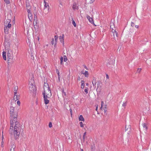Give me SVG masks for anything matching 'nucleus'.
<instances>
[{"mask_svg":"<svg viewBox=\"0 0 151 151\" xmlns=\"http://www.w3.org/2000/svg\"><path fill=\"white\" fill-rule=\"evenodd\" d=\"M15 122L13 133L14 138L17 140L19 139L20 134L22 135L23 129L22 125L20 126L19 122L17 121V119Z\"/></svg>","mask_w":151,"mask_h":151,"instance_id":"f257e3e1","label":"nucleus"},{"mask_svg":"<svg viewBox=\"0 0 151 151\" xmlns=\"http://www.w3.org/2000/svg\"><path fill=\"white\" fill-rule=\"evenodd\" d=\"M12 51L9 50L8 52V63H12L14 62L13 55L11 53Z\"/></svg>","mask_w":151,"mask_h":151,"instance_id":"f03ea898","label":"nucleus"},{"mask_svg":"<svg viewBox=\"0 0 151 151\" xmlns=\"http://www.w3.org/2000/svg\"><path fill=\"white\" fill-rule=\"evenodd\" d=\"M48 91L49 92V93H46L45 90L42 92L44 99L49 98L51 96V90L50 87H48Z\"/></svg>","mask_w":151,"mask_h":151,"instance_id":"7ed1b4c3","label":"nucleus"},{"mask_svg":"<svg viewBox=\"0 0 151 151\" xmlns=\"http://www.w3.org/2000/svg\"><path fill=\"white\" fill-rule=\"evenodd\" d=\"M15 122L14 121L13 119L10 120V129L9 130V134L12 135L13 132L14 131L13 128L14 126V123Z\"/></svg>","mask_w":151,"mask_h":151,"instance_id":"20e7f679","label":"nucleus"},{"mask_svg":"<svg viewBox=\"0 0 151 151\" xmlns=\"http://www.w3.org/2000/svg\"><path fill=\"white\" fill-rule=\"evenodd\" d=\"M29 89L31 92L34 93L36 91V88L35 86H34L32 84L29 87Z\"/></svg>","mask_w":151,"mask_h":151,"instance_id":"39448f33","label":"nucleus"},{"mask_svg":"<svg viewBox=\"0 0 151 151\" xmlns=\"http://www.w3.org/2000/svg\"><path fill=\"white\" fill-rule=\"evenodd\" d=\"M9 41V40L8 39L5 37L4 43L5 48L6 47V46L8 47L10 46V43Z\"/></svg>","mask_w":151,"mask_h":151,"instance_id":"423d86ee","label":"nucleus"},{"mask_svg":"<svg viewBox=\"0 0 151 151\" xmlns=\"http://www.w3.org/2000/svg\"><path fill=\"white\" fill-rule=\"evenodd\" d=\"M10 116L13 117V119L14 122L16 121V119H17V112H14V114L12 115H10Z\"/></svg>","mask_w":151,"mask_h":151,"instance_id":"0eeeda50","label":"nucleus"},{"mask_svg":"<svg viewBox=\"0 0 151 151\" xmlns=\"http://www.w3.org/2000/svg\"><path fill=\"white\" fill-rule=\"evenodd\" d=\"M64 35H62V36H60L59 37V39L61 43H62L63 46H64Z\"/></svg>","mask_w":151,"mask_h":151,"instance_id":"6e6552de","label":"nucleus"},{"mask_svg":"<svg viewBox=\"0 0 151 151\" xmlns=\"http://www.w3.org/2000/svg\"><path fill=\"white\" fill-rule=\"evenodd\" d=\"M86 17L87 19L90 22H91V24H94L93 19L92 18H91L89 16L87 15L86 16Z\"/></svg>","mask_w":151,"mask_h":151,"instance_id":"1a4fd4ad","label":"nucleus"},{"mask_svg":"<svg viewBox=\"0 0 151 151\" xmlns=\"http://www.w3.org/2000/svg\"><path fill=\"white\" fill-rule=\"evenodd\" d=\"M113 31V29L112 32L113 33V36L114 37V38H115V34L116 36V37H118V34L117 32L115 30H114V31Z\"/></svg>","mask_w":151,"mask_h":151,"instance_id":"9d476101","label":"nucleus"},{"mask_svg":"<svg viewBox=\"0 0 151 151\" xmlns=\"http://www.w3.org/2000/svg\"><path fill=\"white\" fill-rule=\"evenodd\" d=\"M14 107L13 106H11L10 108V115H12L14 111Z\"/></svg>","mask_w":151,"mask_h":151,"instance_id":"9b49d317","label":"nucleus"},{"mask_svg":"<svg viewBox=\"0 0 151 151\" xmlns=\"http://www.w3.org/2000/svg\"><path fill=\"white\" fill-rule=\"evenodd\" d=\"M92 83L93 86H95L96 87V79L95 77H93V81H92Z\"/></svg>","mask_w":151,"mask_h":151,"instance_id":"f8f14e48","label":"nucleus"},{"mask_svg":"<svg viewBox=\"0 0 151 151\" xmlns=\"http://www.w3.org/2000/svg\"><path fill=\"white\" fill-rule=\"evenodd\" d=\"M72 8L74 10L78 9V6H77V4L76 3H74L72 6Z\"/></svg>","mask_w":151,"mask_h":151,"instance_id":"ddd939ff","label":"nucleus"},{"mask_svg":"<svg viewBox=\"0 0 151 151\" xmlns=\"http://www.w3.org/2000/svg\"><path fill=\"white\" fill-rule=\"evenodd\" d=\"M81 73L84 75L86 77H87L88 76V71H85L84 73H82V72H81Z\"/></svg>","mask_w":151,"mask_h":151,"instance_id":"4468645a","label":"nucleus"},{"mask_svg":"<svg viewBox=\"0 0 151 151\" xmlns=\"http://www.w3.org/2000/svg\"><path fill=\"white\" fill-rule=\"evenodd\" d=\"M2 56L3 59L5 60H6V52L5 51H3L2 53Z\"/></svg>","mask_w":151,"mask_h":151,"instance_id":"2eb2a0df","label":"nucleus"},{"mask_svg":"<svg viewBox=\"0 0 151 151\" xmlns=\"http://www.w3.org/2000/svg\"><path fill=\"white\" fill-rule=\"evenodd\" d=\"M78 119L80 121H84V119L83 116L82 115H80L78 118Z\"/></svg>","mask_w":151,"mask_h":151,"instance_id":"dca6fc26","label":"nucleus"},{"mask_svg":"<svg viewBox=\"0 0 151 151\" xmlns=\"http://www.w3.org/2000/svg\"><path fill=\"white\" fill-rule=\"evenodd\" d=\"M4 31L5 34H8L9 33L8 29L7 28V27H5L4 28Z\"/></svg>","mask_w":151,"mask_h":151,"instance_id":"f3484780","label":"nucleus"},{"mask_svg":"<svg viewBox=\"0 0 151 151\" xmlns=\"http://www.w3.org/2000/svg\"><path fill=\"white\" fill-rule=\"evenodd\" d=\"M107 105H106V104L104 105V114H106V115L107 114L106 113V111L107 110Z\"/></svg>","mask_w":151,"mask_h":151,"instance_id":"a211bd4d","label":"nucleus"},{"mask_svg":"<svg viewBox=\"0 0 151 151\" xmlns=\"http://www.w3.org/2000/svg\"><path fill=\"white\" fill-rule=\"evenodd\" d=\"M44 103L45 104H47L49 103V100L47 99H44Z\"/></svg>","mask_w":151,"mask_h":151,"instance_id":"6ab92c4d","label":"nucleus"},{"mask_svg":"<svg viewBox=\"0 0 151 151\" xmlns=\"http://www.w3.org/2000/svg\"><path fill=\"white\" fill-rule=\"evenodd\" d=\"M31 6H26V8L27 10V12H30L31 11Z\"/></svg>","mask_w":151,"mask_h":151,"instance_id":"aec40b11","label":"nucleus"},{"mask_svg":"<svg viewBox=\"0 0 151 151\" xmlns=\"http://www.w3.org/2000/svg\"><path fill=\"white\" fill-rule=\"evenodd\" d=\"M58 35H55L54 37L55 38V42L57 43V40L58 38Z\"/></svg>","mask_w":151,"mask_h":151,"instance_id":"412c9836","label":"nucleus"},{"mask_svg":"<svg viewBox=\"0 0 151 151\" xmlns=\"http://www.w3.org/2000/svg\"><path fill=\"white\" fill-rule=\"evenodd\" d=\"M26 7L31 6L28 0L26 2Z\"/></svg>","mask_w":151,"mask_h":151,"instance_id":"4be33fe9","label":"nucleus"},{"mask_svg":"<svg viewBox=\"0 0 151 151\" xmlns=\"http://www.w3.org/2000/svg\"><path fill=\"white\" fill-rule=\"evenodd\" d=\"M72 24H73V25L75 27H76V24L75 23V22L74 20L73 19V18H72Z\"/></svg>","mask_w":151,"mask_h":151,"instance_id":"5701e85b","label":"nucleus"},{"mask_svg":"<svg viewBox=\"0 0 151 151\" xmlns=\"http://www.w3.org/2000/svg\"><path fill=\"white\" fill-rule=\"evenodd\" d=\"M44 3L45 4L44 9L46 8L47 6H49L47 2H46Z\"/></svg>","mask_w":151,"mask_h":151,"instance_id":"b1692460","label":"nucleus"},{"mask_svg":"<svg viewBox=\"0 0 151 151\" xmlns=\"http://www.w3.org/2000/svg\"><path fill=\"white\" fill-rule=\"evenodd\" d=\"M2 141H1V147H4V142L3 141V136H2Z\"/></svg>","mask_w":151,"mask_h":151,"instance_id":"393cba45","label":"nucleus"},{"mask_svg":"<svg viewBox=\"0 0 151 151\" xmlns=\"http://www.w3.org/2000/svg\"><path fill=\"white\" fill-rule=\"evenodd\" d=\"M63 57H61L60 58V64L61 65H63Z\"/></svg>","mask_w":151,"mask_h":151,"instance_id":"a878e982","label":"nucleus"},{"mask_svg":"<svg viewBox=\"0 0 151 151\" xmlns=\"http://www.w3.org/2000/svg\"><path fill=\"white\" fill-rule=\"evenodd\" d=\"M28 13V16L29 18V17H32V13L31 12V11H30V12H27Z\"/></svg>","mask_w":151,"mask_h":151,"instance_id":"bb28decb","label":"nucleus"},{"mask_svg":"<svg viewBox=\"0 0 151 151\" xmlns=\"http://www.w3.org/2000/svg\"><path fill=\"white\" fill-rule=\"evenodd\" d=\"M63 59H64V62H66L67 60V58L66 55L64 56Z\"/></svg>","mask_w":151,"mask_h":151,"instance_id":"cd10ccee","label":"nucleus"},{"mask_svg":"<svg viewBox=\"0 0 151 151\" xmlns=\"http://www.w3.org/2000/svg\"><path fill=\"white\" fill-rule=\"evenodd\" d=\"M45 87L47 88V89L48 90V87H49L48 84L47 83H45L44 84V87Z\"/></svg>","mask_w":151,"mask_h":151,"instance_id":"c85d7f7f","label":"nucleus"},{"mask_svg":"<svg viewBox=\"0 0 151 151\" xmlns=\"http://www.w3.org/2000/svg\"><path fill=\"white\" fill-rule=\"evenodd\" d=\"M4 1L6 4H9L10 3L9 0H4Z\"/></svg>","mask_w":151,"mask_h":151,"instance_id":"c756f323","label":"nucleus"},{"mask_svg":"<svg viewBox=\"0 0 151 151\" xmlns=\"http://www.w3.org/2000/svg\"><path fill=\"white\" fill-rule=\"evenodd\" d=\"M142 125H143V127L144 128H145L146 129H147V124H146L144 123V124H143Z\"/></svg>","mask_w":151,"mask_h":151,"instance_id":"7c9ffc66","label":"nucleus"},{"mask_svg":"<svg viewBox=\"0 0 151 151\" xmlns=\"http://www.w3.org/2000/svg\"><path fill=\"white\" fill-rule=\"evenodd\" d=\"M34 20H36V23H37V14H35Z\"/></svg>","mask_w":151,"mask_h":151,"instance_id":"2f4dec72","label":"nucleus"},{"mask_svg":"<svg viewBox=\"0 0 151 151\" xmlns=\"http://www.w3.org/2000/svg\"><path fill=\"white\" fill-rule=\"evenodd\" d=\"M62 92L63 95V97H64V96H66V93L64 91V90H62Z\"/></svg>","mask_w":151,"mask_h":151,"instance_id":"473e14b6","label":"nucleus"},{"mask_svg":"<svg viewBox=\"0 0 151 151\" xmlns=\"http://www.w3.org/2000/svg\"><path fill=\"white\" fill-rule=\"evenodd\" d=\"M84 91L86 94L88 93V88L87 87H85V89L84 90Z\"/></svg>","mask_w":151,"mask_h":151,"instance_id":"72a5a7b5","label":"nucleus"},{"mask_svg":"<svg viewBox=\"0 0 151 151\" xmlns=\"http://www.w3.org/2000/svg\"><path fill=\"white\" fill-rule=\"evenodd\" d=\"M11 148H12V149H15V146L14 144L11 145Z\"/></svg>","mask_w":151,"mask_h":151,"instance_id":"f704fd0d","label":"nucleus"},{"mask_svg":"<svg viewBox=\"0 0 151 151\" xmlns=\"http://www.w3.org/2000/svg\"><path fill=\"white\" fill-rule=\"evenodd\" d=\"M79 124H80L81 127H84L83 124L82 122H80L79 123Z\"/></svg>","mask_w":151,"mask_h":151,"instance_id":"c9c22d12","label":"nucleus"},{"mask_svg":"<svg viewBox=\"0 0 151 151\" xmlns=\"http://www.w3.org/2000/svg\"><path fill=\"white\" fill-rule=\"evenodd\" d=\"M104 106V102L103 101H101V109Z\"/></svg>","mask_w":151,"mask_h":151,"instance_id":"e433bc0d","label":"nucleus"},{"mask_svg":"<svg viewBox=\"0 0 151 151\" xmlns=\"http://www.w3.org/2000/svg\"><path fill=\"white\" fill-rule=\"evenodd\" d=\"M12 26V25L11 24L9 23L7 26H6V27H8L9 28H10Z\"/></svg>","mask_w":151,"mask_h":151,"instance_id":"4c0bfd02","label":"nucleus"},{"mask_svg":"<svg viewBox=\"0 0 151 151\" xmlns=\"http://www.w3.org/2000/svg\"><path fill=\"white\" fill-rule=\"evenodd\" d=\"M54 38H53L52 39V40L51 42V43L52 45H53L54 44Z\"/></svg>","mask_w":151,"mask_h":151,"instance_id":"58836bf2","label":"nucleus"},{"mask_svg":"<svg viewBox=\"0 0 151 151\" xmlns=\"http://www.w3.org/2000/svg\"><path fill=\"white\" fill-rule=\"evenodd\" d=\"M15 96H16V97L15 98H14V99L15 98L17 100H18L19 99V96L18 97V95H16Z\"/></svg>","mask_w":151,"mask_h":151,"instance_id":"ea45409f","label":"nucleus"},{"mask_svg":"<svg viewBox=\"0 0 151 151\" xmlns=\"http://www.w3.org/2000/svg\"><path fill=\"white\" fill-rule=\"evenodd\" d=\"M127 105V102L126 101L125 102L123 103L122 104V106L124 107H125Z\"/></svg>","mask_w":151,"mask_h":151,"instance_id":"a19ab883","label":"nucleus"},{"mask_svg":"<svg viewBox=\"0 0 151 151\" xmlns=\"http://www.w3.org/2000/svg\"><path fill=\"white\" fill-rule=\"evenodd\" d=\"M52 123L51 122H50L49 124V127L50 128H51L52 127Z\"/></svg>","mask_w":151,"mask_h":151,"instance_id":"79ce46f5","label":"nucleus"},{"mask_svg":"<svg viewBox=\"0 0 151 151\" xmlns=\"http://www.w3.org/2000/svg\"><path fill=\"white\" fill-rule=\"evenodd\" d=\"M141 68H138L137 70V72L138 73H139L141 71Z\"/></svg>","mask_w":151,"mask_h":151,"instance_id":"37998d69","label":"nucleus"},{"mask_svg":"<svg viewBox=\"0 0 151 151\" xmlns=\"http://www.w3.org/2000/svg\"><path fill=\"white\" fill-rule=\"evenodd\" d=\"M85 86V84L82 83L81 86V88H83L84 86Z\"/></svg>","mask_w":151,"mask_h":151,"instance_id":"c03bdc74","label":"nucleus"},{"mask_svg":"<svg viewBox=\"0 0 151 151\" xmlns=\"http://www.w3.org/2000/svg\"><path fill=\"white\" fill-rule=\"evenodd\" d=\"M17 104L19 106H20V101L19 100L17 101Z\"/></svg>","mask_w":151,"mask_h":151,"instance_id":"a18cd8bd","label":"nucleus"},{"mask_svg":"<svg viewBox=\"0 0 151 151\" xmlns=\"http://www.w3.org/2000/svg\"><path fill=\"white\" fill-rule=\"evenodd\" d=\"M70 114L71 116H72V110L71 109H70Z\"/></svg>","mask_w":151,"mask_h":151,"instance_id":"49530a36","label":"nucleus"},{"mask_svg":"<svg viewBox=\"0 0 151 151\" xmlns=\"http://www.w3.org/2000/svg\"><path fill=\"white\" fill-rule=\"evenodd\" d=\"M99 87L101 88V86H100V83L99 82V83H97V88H99Z\"/></svg>","mask_w":151,"mask_h":151,"instance_id":"de8ad7c7","label":"nucleus"},{"mask_svg":"<svg viewBox=\"0 0 151 151\" xmlns=\"http://www.w3.org/2000/svg\"><path fill=\"white\" fill-rule=\"evenodd\" d=\"M130 129V127H129V128H127V126L126 125V126H125V130H128V129Z\"/></svg>","mask_w":151,"mask_h":151,"instance_id":"09e8293b","label":"nucleus"},{"mask_svg":"<svg viewBox=\"0 0 151 151\" xmlns=\"http://www.w3.org/2000/svg\"><path fill=\"white\" fill-rule=\"evenodd\" d=\"M131 26L132 27H134V23L133 22H132L131 23Z\"/></svg>","mask_w":151,"mask_h":151,"instance_id":"8fccbe9b","label":"nucleus"},{"mask_svg":"<svg viewBox=\"0 0 151 151\" xmlns=\"http://www.w3.org/2000/svg\"><path fill=\"white\" fill-rule=\"evenodd\" d=\"M17 88L16 87H14V91H17Z\"/></svg>","mask_w":151,"mask_h":151,"instance_id":"3c124183","label":"nucleus"},{"mask_svg":"<svg viewBox=\"0 0 151 151\" xmlns=\"http://www.w3.org/2000/svg\"><path fill=\"white\" fill-rule=\"evenodd\" d=\"M80 80V76H78L77 78V81H79Z\"/></svg>","mask_w":151,"mask_h":151,"instance_id":"603ef678","label":"nucleus"},{"mask_svg":"<svg viewBox=\"0 0 151 151\" xmlns=\"http://www.w3.org/2000/svg\"><path fill=\"white\" fill-rule=\"evenodd\" d=\"M85 140V136H83V142H84Z\"/></svg>","mask_w":151,"mask_h":151,"instance_id":"864d4df0","label":"nucleus"},{"mask_svg":"<svg viewBox=\"0 0 151 151\" xmlns=\"http://www.w3.org/2000/svg\"><path fill=\"white\" fill-rule=\"evenodd\" d=\"M57 43H55V42L54 47H55V48H56V46H57V45H57Z\"/></svg>","mask_w":151,"mask_h":151,"instance_id":"5fc2aeb1","label":"nucleus"},{"mask_svg":"<svg viewBox=\"0 0 151 151\" xmlns=\"http://www.w3.org/2000/svg\"><path fill=\"white\" fill-rule=\"evenodd\" d=\"M84 66V68L86 69L87 70H88V69L86 67V66L85 65H83Z\"/></svg>","mask_w":151,"mask_h":151,"instance_id":"6e6d98bb","label":"nucleus"},{"mask_svg":"<svg viewBox=\"0 0 151 151\" xmlns=\"http://www.w3.org/2000/svg\"><path fill=\"white\" fill-rule=\"evenodd\" d=\"M17 91H14V97L16 95H17Z\"/></svg>","mask_w":151,"mask_h":151,"instance_id":"4d7b16f0","label":"nucleus"},{"mask_svg":"<svg viewBox=\"0 0 151 151\" xmlns=\"http://www.w3.org/2000/svg\"><path fill=\"white\" fill-rule=\"evenodd\" d=\"M81 83H83V84H84V81H83V80H81Z\"/></svg>","mask_w":151,"mask_h":151,"instance_id":"13d9d810","label":"nucleus"},{"mask_svg":"<svg viewBox=\"0 0 151 151\" xmlns=\"http://www.w3.org/2000/svg\"><path fill=\"white\" fill-rule=\"evenodd\" d=\"M56 71L57 73H59L58 70V69L56 70Z\"/></svg>","mask_w":151,"mask_h":151,"instance_id":"bf43d9fd","label":"nucleus"},{"mask_svg":"<svg viewBox=\"0 0 151 151\" xmlns=\"http://www.w3.org/2000/svg\"><path fill=\"white\" fill-rule=\"evenodd\" d=\"M14 149H12V148H11L10 149V151H14Z\"/></svg>","mask_w":151,"mask_h":151,"instance_id":"052dcab7","label":"nucleus"},{"mask_svg":"<svg viewBox=\"0 0 151 151\" xmlns=\"http://www.w3.org/2000/svg\"><path fill=\"white\" fill-rule=\"evenodd\" d=\"M58 79L59 81H60V76H58Z\"/></svg>","mask_w":151,"mask_h":151,"instance_id":"680f3d73","label":"nucleus"},{"mask_svg":"<svg viewBox=\"0 0 151 151\" xmlns=\"http://www.w3.org/2000/svg\"><path fill=\"white\" fill-rule=\"evenodd\" d=\"M106 78L107 79H109V76H108V75H107V74L106 75Z\"/></svg>","mask_w":151,"mask_h":151,"instance_id":"e2e57ef3","label":"nucleus"},{"mask_svg":"<svg viewBox=\"0 0 151 151\" xmlns=\"http://www.w3.org/2000/svg\"><path fill=\"white\" fill-rule=\"evenodd\" d=\"M135 26L137 28H138L139 27V26L138 25H135Z\"/></svg>","mask_w":151,"mask_h":151,"instance_id":"0e129e2a","label":"nucleus"},{"mask_svg":"<svg viewBox=\"0 0 151 151\" xmlns=\"http://www.w3.org/2000/svg\"><path fill=\"white\" fill-rule=\"evenodd\" d=\"M86 134V132H85L84 133L83 135V136H85Z\"/></svg>","mask_w":151,"mask_h":151,"instance_id":"69168bd1","label":"nucleus"},{"mask_svg":"<svg viewBox=\"0 0 151 151\" xmlns=\"http://www.w3.org/2000/svg\"><path fill=\"white\" fill-rule=\"evenodd\" d=\"M98 108V106H97L96 107V111H97Z\"/></svg>","mask_w":151,"mask_h":151,"instance_id":"338daca9","label":"nucleus"},{"mask_svg":"<svg viewBox=\"0 0 151 151\" xmlns=\"http://www.w3.org/2000/svg\"><path fill=\"white\" fill-rule=\"evenodd\" d=\"M47 0H44V3H46Z\"/></svg>","mask_w":151,"mask_h":151,"instance_id":"774afa93","label":"nucleus"}]
</instances>
